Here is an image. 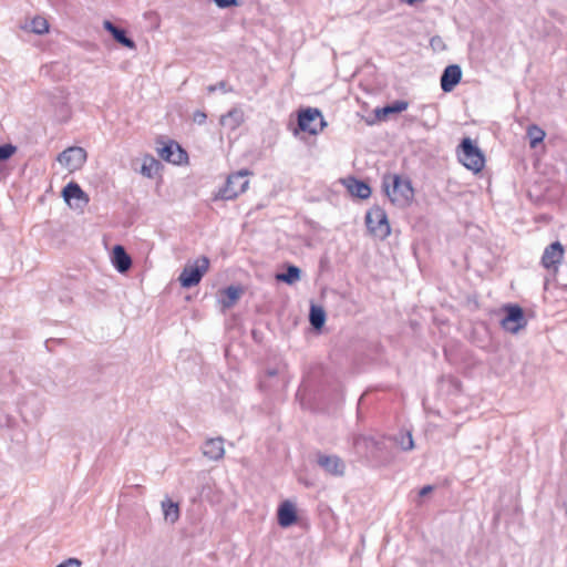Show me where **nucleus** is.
Listing matches in <instances>:
<instances>
[{
	"mask_svg": "<svg viewBox=\"0 0 567 567\" xmlns=\"http://www.w3.org/2000/svg\"><path fill=\"white\" fill-rule=\"evenodd\" d=\"M205 117H206V115H205L204 113H202L200 115H198V118H203V120H204Z\"/></svg>",
	"mask_w": 567,
	"mask_h": 567,
	"instance_id": "nucleus-35",
	"label": "nucleus"
},
{
	"mask_svg": "<svg viewBox=\"0 0 567 567\" xmlns=\"http://www.w3.org/2000/svg\"><path fill=\"white\" fill-rule=\"evenodd\" d=\"M565 256V248L559 241L548 245L542 255L540 265L553 274L558 272Z\"/></svg>",
	"mask_w": 567,
	"mask_h": 567,
	"instance_id": "nucleus-8",
	"label": "nucleus"
},
{
	"mask_svg": "<svg viewBox=\"0 0 567 567\" xmlns=\"http://www.w3.org/2000/svg\"><path fill=\"white\" fill-rule=\"evenodd\" d=\"M17 151V147L12 144L0 145V161L10 158Z\"/></svg>",
	"mask_w": 567,
	"mask_h": 567,
	"instance_id": "nucleus-29",
	"label": "nucleus"
},
{
	"mask_svg": "<svg viewBox=\"0 0 567 567\" xmlns=\"http://www.w3.org/2000/svg\"><path fill=\"white\" fill-rule=\"evenodd\" d=\"M408 107V103L404 101H395L390 105H385L383 107H378L374 111L375 117L379 121H386L391 115L399 114L405 111Z\"/></svg>",
	"mask_w": 567,
	"mask_h": 567,
	"instance_id": "nucleus-17",
	"label": "nucleus"
},
{
	"mask_svg": "<svg viewBox=\"0 0 567 567\" xmlns=\"http://www.w3.org/2000/svg\"><path fill=\"white\" fill-rule=\"evenodd\" d=\"M157 152L163 159L173 164H183L188 158L187 153L175 141L163 143Z\"/></svg>",
	"mask_w": 567,
	"mask_h": 567,
	"instance_id": "nucleus-10",
	"label": "nucleus"
},
{
	"mask_svg": "<svg viewBox=\"0 0 567 567\" xmlns=\"http://www.w3.org/2000/svg\"><path fill=\"white\" fill-rule=\"evenodd\" d=\"M383 188L393 205L405 207L413 200L414 190L410 181L396 174L383 177Z\"/></svg>",
	"mask_w": 567,
	"mask_h": 567,
	"instance_id": "nucleus-1",
	"label": "nucleus"
},
{
	"mask_svg": "<svg viewBox=\"0 0 567 567\" xmlns=\"http://www.w3.org/2000/svg\"><path fill=\"white\" fill-rule=\"evenodd\" d=\"M62 194H63L65 202H68V203H70L72 199L80 200L84 205H86L89 203V197L86 196V194L81 189V187L76 183H73V182L69 183L63 188Z\"/></svg>",
	"mask_w": 567,
	"mask_h": 567,
	"instance_id": "nucleus-18",
	"label": "nucleus"
},
{
	"mask_svg": "<svg viewBox=\"0 0 567 567\" xmlns=\"http://www.w3.org/2000/svg\"><path fill=\"white\" fill-rule=\"evenodd\" d=\"M210 261L208 257L200 256L193 262H187L183 268L178 281L183 288L197 286L204 275L209 270Z\"/></svg>",
	"mask_w": 567,
	"mask_h": 567,
	"instance_id": "nucleus-3",
	"label": "nucleus"
},
{
	"mask_svg": "<svg viewBox=\"0 0 567 567\" xmlns=\"http://www.w3.org/2000/svg\"><path fill=\"white\" fill-rule=\"evenodd\" d=\"M343 185L352 196H355L358 198L367 199L371 195L370 186L367 183L359 181L354 177H348L343 179Z\"/></svg>",
	"mask_w": 567,
	"mask_h": 567,
	"instance_id": "nucleus-13",
	"label": "nucleus"
},
{
	"mask_svg": "<svg viewBox=\"0 0 567 567\" xmlns=\"http://www.w3.org/2000/svg\"><path fill=\"white\" fill-rule=\"evenodd\" d=\"M213 1L220 9H226V8H229L231 6H236L237 4L236 0H213Z\"/></svg>",
	"mask_w": 567,
	"mask_h": 567,
	"instance_id": "nucleus-31",
	"label": "nucleus"
},
{
	"mask_svg": "<svg viewBox=\"0 0 567 567\" xmlns=\"http://www.w3.org/2000/svg\"><path fill=\"white\" fill-rule=\"evenodd\" d=\"M276 279L278 281L286 282L288 285H292L297 282L300 279V269L296 266H288L287 272L285 274H277Z\"/></svg>",
	"mask_w": 567,
	"mask_h": 567,
	"instance_id": "nucleus-25",
	"label": "nucleus"
},
{
	"mask_svg": "<svg viewBox=\"0 0 567 567\" xmlns=\"http://www.w3.org/2000/svg\"><path fill=\"white\" fill-rule=\"evenodd\" d=\"M318 464L333 476H342L346 472L344 462L337 455H319Z\"/></svg>",
	"mask_w": 567,
	"mask_h": 567,
	"instance_id": "nucleus-11",
	"label": "nucleus"
},
{
	"mask_svg": "<svg viewBox=\"0 0 567 567\" xmlns=\"http://www.w3.org/2000/svg\"><path fill=\"white\" fill-rule=\"evenodd\" d=\"M205 117H206V115H205L204 113H202L200 115H198V118H203V120H204Z\"/></svg>",
	"mask_w": 567,
	"mask_h": 567,
	"instance_id": "nucleus-34",
	"label": "nucleus"
},
{
	"mask_svg": "<svg viewBox=\"0 0 567 567\" xmlns=\"http://www.w3.org/2000/svg\"><path fill=\"white\" fill-rule=\"evenodd\" d=\"M114 39L117 42H120L121 44L125 45V47H128V48H133L134 47L132 38H114Z\"/></svg>",
	"mask_w": 567,
	"mask_h": 567,
	"instance_id": "nucleus-32",
	"label": "nucleus"
},
{
	"mask_svg": "<svg viewBox=\"0 0 567 567\" xmlns=\"http://www.w3.org/2000/svg\"><path fill=\"white\" fill-rule=\"evenodd\" d=\"M458 161L470 171L480 173L485 166V156L470 137L462 140L457 148Z\"/></svg>",
	"mask_w": 567,
	"mask_h": 567,
	"instance_id": "nucleus-2",
	"label": "nucleus"
},
{
	"mask_svg": "<svg viewBox=\"0 0 567 567\" xmlns=\"http://www.w3.org/2000/svg\"><path fill=\"white\" fill-rule=\"evenodd\" d=\"M327 125L318 109L307 107L298 112V130L309 135L319 134Z\"/></svg>",
	"mask_w": 567,
	"mask_h": 567,
	"instance_id": "nucleus-6",
	"label": "nucleus"
},
{
	"mask_svg": "<svg viewBox=\"0 0 567 567\" xmlns=\"http://www.w3.org/2000/svg\"><path fill=\"white\" fill-rule=\"evenodd\" d=\"M103 28L105 31L110 33V35H126V32L124 29L116 27L112 21L104 20L102 22Z\"/></svg>",
	"mask_w": 567,
	"mask_h": 567,
	"instance_id": "nucleus-27",
	"label": "nucleus"
},
{
	"mask_svg": "<svg viewBox=\"0 0 567 567\" xmlns=\"http://www.w3.org/2000/svg\"><path fill=\"white\" fill-rule=\"evenodd\" d=\"M21 30L24 32L34 33L37 35H42L49 32V22L45 18L37 16L30 21H25L24 24L20 25Z\"/></svg>",
	"mask_w": 567,
	"mask_h": 567,
	"instance_id": "nucleus-15",
	"label": "nucleus"
},
{
	"mask_svg": "<svg viewBox=\"0 0 567 567\" xmlns=\"http://www.w3.org/2000/svg\"><path fill=\"white\" fill-rule=\"evenodd\" d=\"M462 70L458 65H449L441 78V87L444 92H451L461 81Z\"/></svg>",
	"mask_w": 567,
	"mask_h": 567,
	"instance_id": "nucleus-12",
	"label": "nucleus"
},
{
	"mask_svg": "<svg viewBox=\"0 0 567 567\" xmlns=\"http://www.w3.org/2000/svg\"><path fill=\"white\" fill-rule=\"evenodd\" d=\"M244 121V113L240 110H231L220 120L223 126L230 130L237 128Z\"/></svg>",
	"mask_w": 567,
	"mask_h": 567,
	"instance_id": "nucleus-21",
	"label": "nucleus"
},
{
	"mask_svg": "<svg viewBox=\"0 0 567 567\" xmlns=\"http://www.w3.org/2000/svg\"><path fill=\"white\" fill-rule=\"evenodd\" d=\"M527 136L532 148L537 147L545 140L546 133L539 126L533 124L527 127Z\"/></svg>",
	"mask_w": 567,
	"mask_h": 567,
	"instance_id": "nucleus-23",
	"label": "nucleus"
},
{
	"mask_svg": "<svg viewBox=\"0 0 567 567\" xmlns=\"http://www.w3.org/2000/svg\"><path fill=\"white\" fill-rule=\"evenodd\" d=\"M164 516L166 520L175 523L179 518V506L177 503L166 499L162 503Z\"/></svg>",
	"mask_w": 567,
	"mask_h": 567,
	"instance_id": "nucleus-24",
	"label": "nucleus"
},
{
	"mask_svg": "<svg viewBox=\"0 0 567 567\" xmlns=\"http://www.w3.org/2000/svg\"><path fill=\"white\" fill-rule=\"evenodd\" d=\"M420 496H423L425 495V487L421 488L420 492H419Z\"/></svg>",
	"mask_w": 567,
	"mask_h": 567,
	"instance_id": "nucleus-33",
	"label": "nucleus"
},
{
	"mask_svg": "<svg viewBox=\"0 0 567 567\" xmlns=\"http://www.w3.org/2000/svg\"><path fill=\"white\" fill-rule=\"evenodd\" d=\"M87 154L84 148L80 146H71L64 150L59 156L58 161L70 173L80 169L86 162Z\"/></svg>",
	"mask_w": 567,
	"mask_h": 567,
	"instance_id": "nucleus-9",
	"label": "nucleus"
},
{
	"mask_svg": "<svg viewBox=\"0 0 567 567\" xmlns=\"http://www.w3.org/2000/svg\"><path fill=\"white\" fill-rule=\"evenodd\" d=\"M399 445L404 451L413 449V440L410 432H404L400 434Z\"/></svg>",
	"mask_w": 567,
	"mask_h": 567,
	"instance_id": "nucleus-28",
	"label": "nucleus"
},
{
	"mask_svg": "<svg viewBox=\"0 0 567 567\" xmlns=\"http://www.w3.org/2000/svg\"><path fill=\"white\" fill-rule=\"evenodd\" d=\"M250 174L247 169L230 174L225 185L218 190L217 196L221 199L230 200L244 194L249 186L247 176Z\"/></svg>",
	"mask_w": 567,
	"mask_h": 567,
	"instance_id": "nucleus-4",
	"label": "nucleus"
},
{
	"mask_svg": "<svg viewBox=\"0 0 567 567\" xmlns=\"http://www.w3.org/2000/svg\"><path fill=\"white\" fill-rule=\"evenodd\" d=\"M224 442L221 439H210L205 443L204 455L210 460H219L224 456Z\"/></svg>",
	"mask_w": 567,
	"mask_h": 567,
	"instance_id": "nucleus-19",
	"label": "nucleus"
},
{
	"mask_svg": "<svg viewBox=\"0 0 567 567\" xmlns=\"http://www.w3.org/2000/svg\"><path fill=\"white\" fill-rule=\"evenodd\" d=\"M365 224L370 234L377 238L384 239L391 233L386 213L379 206H373L368 210Z\"/></svg>",
	"mask_w": 567,
	"mask_h": 567,
	"instance_id": "nucleus-5",
	"label": "nucleus"
},
{
	"mask_svg": "<svg viewBox=\"0 0 567 567\" xmlns=\"http://www.w3.org/2000/svg\"><path fill=\"white\" fill-rule=\"evenodd\" d=\"M309 319L316 329H321L326 321V312L321 307L311 306Z\"/></svg>",
	"mask_w": 567,
	"mask_h": 567,
	"instance_id": "nucleus-26",
	"label": "nucleus"
},
{
	"mask_svg": "<svg viewBox=\"0 0 567 567\" xmlns=\"http://www.w3.org/2000/svg\"><path fill=\"white\" fill-rule=\"evenodd\" d=\"M297 520L296 508L290 502H284L278 509V523L282 527H288Z\"/></svg>",
	"mask_w": 567,
	"mask_h": 567,
	"instance_id": "nucleus-16",
	"label": "nucleus"
},
{
	"mask_svg": "<svg viewBox=\"0 0 567 567\" xmlns=\"http://www.w3.org/2000/svg\"><path fill=\"white\" fill-rule=\"evenodd\" d=\"M220 293L223 296V298L220 299V303L224 309H228L239 300L243 293V289L240 287L229 286L226 289H224Z\"/></svg>",
	"mask_w": 567,
	"mask_h": 567,
	"instance_id": "nucleus-20",
	"label": "nucleus"
},
{
	"mask_svg": "<svg viewBox=\"0 0 567 567\" xmlns=\"http://www.w3.org/2000/svg\"><path fill=\"white\" fill-rule=\"evenodd\" d=\"M112 264L120 272H126L132 266V259L124 247L116 245L112 251Z\"/></svg>",
	"mask_w": 567,
	"mask_h": 567,
	"instance_id": "nucleus-14",
	"label": "nucleus"
},
{
	"mask_svg": "<svg viewBox=\"0 0 567 567\" xmlns=\"http://www.w3.org/2000/svg\"><path fill=\"white\" fill-rule=\"evenodd\" d=\"M159 168V162L153 156L147 155L143 158L141 174L145 177L152 178Z\"/></svg>",
	"mask_w": 567,
	"mask_h": 567,
	"instance_id": "nucleus-22",
	"label": "nucleus"
},
{
	"mask_svg": "<svg viewBox=\"0 0 567 567\" xmlns=\"http://www.w3.org/2000/svg\"><path fill=\"white\" fill-rule=\"evenodd\" d=\"M505 317L501 320V327L509 332L517 333L527 326L524 311L520 306L516 303H507L502 307Z\"/></svg>",
	"mask_w": 567,
	"mask_h": 567,
	"instance_id": "nucleus-7",
	"label": "nucleus"
},
{
	"mask_svg": "<svg viewBox=\"0 0 567 567\" xmlns=\"http://www.w3.org/2000/svg\"><path fill=\"white\" fill-rule=\"evenodd\" d=\"M82 563L78 558H69L63 563L59 564L56 567H81Z\"/></svg>",
	"mask_w": 567,
	"mask_h": 567,
	"instance_id": "nucleus-30",
	"label": "nucleus"
}]
</instances>
